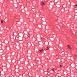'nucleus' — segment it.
<instances>
[{
    "label": "nucleus",
    "mask_w": 77,
    "mask_h": 77,
    "mask_svg": "<svg viewBox=\"0 0 77 77\" xmlns=\"http://www.w3.org/2000/svg\"><path fill=\"white\" fill-rule=\"evenodd\" d=\"M45 3L43 2H42V3L41 4V5L42 6L43 5H45Z\"/></svg>",
    "instance_id": "nucleus-1"
},
{
    "label": "nucleus",
    "mask_w": 77,
    "mask_h": 77,
    "mask_svg": "<svg viewBox=\"0 0 77 77\" xmlns=\"http://www.w3.org/2000/svg\"><path fill=\"white\" fill-rule=\"evenodd\" d=\"M41 39H42V38H41Z\"/></svg>",
    "instance_id": "nucleus-9"
},
{
    "label": "nucleus",
    "mask_w": 77,
    "mask_h": 77,
    "mask_svg": "<svg viewBox=\"0 0 77 77\" xmlns=\"http://www.w3.org/2000/svg\"><path fill=\"white\" fill-rule=\"evenodd\" d=\"M52 70H53V71H54V69H52Z\"/></svg>",
    "instance_id": "nucleus-6"
},
{
    "label": "nucleus",
    "mask_w": 77,
    "mask_h": 77,
    "mask_svg": "<svg viewBox=\"0 0 77 77\" xmlns=\"http://www.w3.org/2000/svg\"><path fill=\"white\" fill-rule=\"evenodd\" d=\"M42 51H43V49H42V50H39V51H40V52H42Z\"/></svg>",
    "instance_id": "nucleus-3"
},
{
    "label": "nucleus",
    "mask_w": 77,
    "mask_h": 77,
    "mask_svg": "<svg viewBox=\"0 0 77 77\" xmlns=\"http://www.w3.org/2000/svg\"><path fill=\"white\" fill-rule=\"evenodd\" d=\"M68 48H69V49H71V47H70L69 45H68Z\"/></svg>",
    "instance_id": "nucleus-2"
},
{
    "label": "nucleus",
    "mask_w": 77,
    "mask_h": 77,
    "mask_svg": "<svg viewBox=\"0 0 77 77\" xmlns=\"http://www.w3.org/2000/svg\"><path fill=\"white\" fill-rule=\"evenodd\" d=\"M60 67H62V65H60Z\"/></svg>",
    "instance_id": "nucleus-7"
},
{
    "label": "nucleus",
    "mask_w": 77,
    "mask_h": 77,
    "mask_svg": "<svg viewBox=\"0 0 77 77\" xmlns=\"http://www.w3.org/2000/svg\"><path fill=\"white\" fill-rule=\"evenodd\" d=\"M3 20H1V23H3Z\"/></svg>",
    "instance_id": "nucleus-5"
},
{
    "label": "nucleus",
    "mask_w": 77,
    "mask_h": 77,
    "mask_svg": "<svg viewBox=\"0 0 77 77\" xmlns=\"http://www.w3.org/2000/svg\"><path fill=\"white\" fill-rule=\"evenodd\" d=\"M66 50H68V48H66Z\"/></svg>",
    "instance_id": "nucleus-10"
},
{
    "label": "nucleus",
    "mask_w": 77,
    "mask_h": 77,
    "mask_svg": "<svg viewBox=\"0 0 77 77\" xmlns=\"http://www.w3.org/2000/svg\"><path fill=\"white\" fill-rule=\"evenodd\" d=\"M49 48H48V47H47V49H46L47 50H48Z\"/></svg>",
    "instance_id": "nucleus-4"
},
{
    "label": "nucleus",
    "mask_w": 77,
    "mask_h": 77,
    "mask_svg": "<svg viewBox=\"0 0 77 77\" xmlns=\"http://www.w3.org/2000/svg\"><path fill=\"white\" fill-rule=\"evenodd\" d=\"M75 6H77V5H75Z\"/></svg>",
    "instance_id": "nucleus-8"
}]
</instances>
